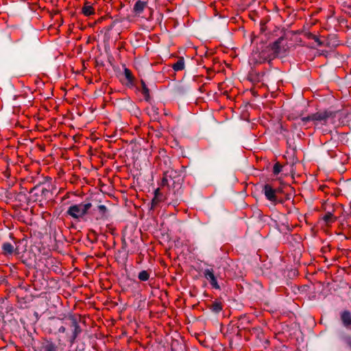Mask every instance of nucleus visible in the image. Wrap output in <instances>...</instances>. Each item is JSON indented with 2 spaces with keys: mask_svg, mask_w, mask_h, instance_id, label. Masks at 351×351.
<instances>
[{
  "mask_svg": "<svg viewBox=\"0 0 351 351\" xmlns=\"http://www.w3.org/2000/svg\"><path fill=\"white\" fill-rule=\"evenodd\" d=\"M274 60V56L271 55L268 46H262L261 48L256 47L254 49L250 56V62L253 64H258L270 62Z\"/></svg>",
  "mask_w": 351,
  "mask_h": 351,
  "instance_id": "nucleus-1",
  "label": "nucleus"
},
{
  "mask_svg": "<svg viewBox=\"0 0 351 351\" xmlns=\"http://www.w3.org/2000/svg\"><path fill=\"white\" fill-rule=\"evenodd\" d=\"M91 206L92 204L89 202L74 204L68 208L66 214L73 219H80L88 213Z\"/></svg>",
  "mask_w": 351,
  "mask_h": 351,
  "instance_id": "nucleus-2",
  "label": "nucleus"
},
{
  "mask_svg": "<svg viewBox=\"0 0 351 351\" xmlns=\"http://www.w3.org/2000/svg\"><path fill=\"white\" fill-rule=\"evenodd\" d=\"M278 192V189H274L269 184H265L263 186L262 193L265 195L266 199L274 206L277 204L283 203V199L282 198H278L277 196Z\"/></svg>",
  "mask_w": 351,
  "mask_h": 351,
  "instance_id": "nucleus-3",
  "label": "nucleus"
},
{
  "mask_svg": "<svg viewBox=\"0 0 351 351\" xmlns=\"http://www.w3.org/2000/svg\"><path fill=\"white\" fill-rule=\"evenodd\" d=\"M285 39L282 37L279 38L271 45H268L271 53L274 56V59L278 56H282L287 51V45L285 44Z\"/></svg>",
  "mask_w": 351,
  "mask_h": 351,
  "instance_id": "nucleus-4",
  "label": "nucleus"
},
{
  "mask_svg": "<svg viewBox=\"0 0 351 351\" xmlns=\"http://www.w3.org/2000/svg\"><path fill=\"white\" fill-rule=\"evenodd\" d=\"M332 115V112L324 110L319 111L312 114H310L307 117H302L301 121L306 123L308 121H313L315 123L317 121H324L326 122L327 119Z\"/></svg>",
  "mask_w": 351,
  "mask_h": 351,
  "instance_id": "nucleus-5",
  "label": "nucleus"
},
{
  "mask_svg": "<svg viewBox=\"0 0 351 351\" xmlns=\"http://www.w3.org/2000/svg\"><path fill=\"white\" fill-rule=\"evenodd\" d=\"M65 325L72 329V335L69 337L71 343H73L79 334L81 333L82 330L80 326L74 316H69L64 322Z\"/></svg>",
  "mask_w": 351,
  "mask_h": 351,
  "instance_id": "nucleus-6",
  "label": "nucleus"
},
{
  "mask_svg": "<svg viewBox=\"0 0 351 351\" xmlns=\"http://www.w3.org/2000/svg\"><path fill=\"white\" fill-rule=\"evenodd\" d=\"M1 254L9 258L14 254H19V252L18 247H14L11 243L4 242L1 245Z\"/></svg>",
  "mask_w": 351,
  "mask_h": 351,
  "instance_id": "nucleus-7",
  "label": "nucleus"
},
{
  "mask_svg": "<svg viewBox=\"0 0 351 351\" xmlns=\"http://www.w3.org/2000/svg\"><path fill=\"white\" fill-rule=\"evenodd\" d=\"M204 276L206 279L209 282L212 288L215 289H220V286L218 284L217 278L215 275L214 270L213 269H206L204 271Z\"/></svg>",
  "mask_w": 351,
  "mask_h": 351,
  "instance_id": "nucleus-8",
  "label": "nucleus"
},
{
  "mask_svg": "<svg viewBox=\"0 0 351 351\" xmlns=\"http://www.w3.org/2000/svg\"><path fill=\"white\" fill-rule=\"evenodd\" d=\"M339 316L343 326L351 330V312L348 310H343L340 313Z\"/></svg>",
  "mask_w": 351,
  "mask_h": 351,
  "instance_id": "nucleus-9",
  "label": "nucleus"
},
{
  "mask_svg": "<svg viewBox=\"0 0 351 351\" xmlns=\"http://www.w3.org/2000/svg\"><path fill=\"white\" fill-rule=\"evenodd\" d=\"M147 5V1L138 0L134 5L133 11L136 14H141Z\"/></svg>",
  "mask_w": 351,
  "mask_h": 351,
  "instance_id": "nucleus-10",
  "label": "nucleus"
},
{
  "mask_svg": "<svg viewBox=\"0 0 351 351\" xmlns=\"http://www.w3.org/2000/svg\"><path fill=\"white\" fill-rule=\"evenodd\" d=\"M163 200L164 196L162 193H160V189H156L154 191V197L152 200V208H154Z\"/></svg>",
  "mask_w": 351,
  "mask_h": 351,
  "instance_id": "nucleus-11",
  "label": "nucleus"
},
{
  "mask_svg": "<svg viewBox=\"0 0 351 351\" xmlns=\"http://www.w3.org/2000/svg\"><path fill=\"white\" fill-rule=\"evenodd\" d=\"M98 210L99 212V215L96 217V220H106L108 218V210L106 206L104 205H99L97 206Z\"/></svg>",
  "mask_w": 351,
  "mask_h": 351,
  "instance_id": "nucleus-12",
  "label": "nucleus"
},
{
  "mask_svg": "<svg viewBox=\"0 0 351 351\" xmlns=\"http://www.w3.org/2000/svg\"><path fill=\"white\" fill-rule=\"evenodd\" d=\"M82 13L86 16H89L95 14V9L88 2L86 1L82 8Z\"/></svg>",
  "mask_w": 351,
  "mask_h": 351,
  "instance_id": "nucleus-13",
  "label": "nucleus"
},
{
  "mask_svg": "<svg viewBox=\"0 0 351 351\" xmlns=\"http://www.w3.org/2000/svg\"><path fill=\"white\" fill-rule=\"evenodd\" d=\"M223 306V305L221 301L215 300L210 305V309L215 313H219L222 311Z\"/></svg>",
  "mask_w": 351,
  "mask_h": 351,
  "instance_id": "nucleus-14",
  "label": "nucleus"
},
{
  "mask_svg": "<svg viewBox=\"0 0 351 351\" xmlns=\"http://www.w3.org/2000/svg\"><path fill=\"white\" fill-rule=\"evenodd\" d=\"M172 69L175 71H180L184 69V59L182 57H180L177 62L172 64Z\"/></svg>",
  "mask_w": 351,
  "mask_h": 351,
  "instance_id": "nucleus-15",
  "label": "nucleus"
},
{
  "mask_svg": "<svg viewBox=\"0 0 351 351\" xmlns=\"http://www.w3.org/2000/svg\"><path fill=\"white\" fill-rule=\"evenodd\" d=\"M141 84L142 86V94L144 95L145 99L149 101L150 99L149 90L143 80H141Z\"/></svg>",
  "mask_w": 351,
  "mask_h": 351,
  "instance_id": "nucleus-16",
  "label": "nucleus"
},
{
  "mask_svg": "<svg viewBox=\"0 0 351 351\" xmlns=\"http://www.w3.org/2000/svg\"><path fill=\"white\" fill-rule=\"evenodd\" d=\"M123 73L125 78L128 80V84L132 85L134 83V78L132 71L129 69L125 68Z\"/></svg>",
  "mask_w": 351,
  "mask_h": 351,
  "instance_id": "nucleus-17",
  "label": "nucleus"
},
{
  "mask_svg": "<svg viewBox=\"0 0 351 351\" xmlns=\"http://www.w3.org/2000/svg\"><path fill=\"white\" fill-rule=\"evenodd\" d=\"M304 36L308 39H313V40H314L315 42H316L317 43L318 46H322V42L320 40L319 37L317 36L316 35H314L311 32H306Z\"/></svg>",
  "mask_w": 351,
  "mask_h": 351,
  "instance_id": "nucleus-18",
  "label": "nucleus"
},
{
  "mask_svg": "<svg viewBox=\"0 0 351 351\" xmlns=\"http://www.w3.org/2000/svg\"><path fill=\"white\" fill-rule=\"evenodd\" d=\"M150 276V273L147 270H143L139 272L138 275V278L141 281H147L149 280Z\"/></svg>",
  "mask_w": 351,
  "mask_h": 351,
  "instance_id": "nucleus-19",
  "label": "nucleus"
},
{
  "mask_svg": "<svg viewBox=\"0 0 351 351\" xmlns=\"http://www.w3.org/2000/svg\"><path fill=\"white\" fill-rule=\"evenodd\" d=\"M45 351H56V345L50 341H47L43 346Z\"/></svg>",
  "mask_w": 351,
  "mask_h": 351,
  "instance_id": "nucleus-20",
  "label": "nucleus"
},
{
  "mask_svg": "<svg viewBox=\"0 0 351 351\" xmlns=\"http://www.w3.org/2000/svg\"><path fill=\"white\" fill-rule=\"evenodd\" d=\"M342 341L351 350V335L349 334L344 333L341 336Z\"/></svg>",
  "mask_w": 351,
  "mask_h": 351,
  "instance_id": "nucleus-21",
  "label": "nucleus"
},
{
  "mask_svg": "<svg viewBox=\"0 0 351 351\" xmlns=\"http://www.w3.org/2000/svg\"><path fill=\"white\" fill-rule=\"evenodd\" d=\"M323 219L326 223H328L334 222L335 218L331 213H328L324 216Z\"/></svg>",
  "mask_w": 351,
  "mask_h": 351,
  "instance_id": "nucleus-22",
  "label": "nucleus"
},
{
  "mask_svg": "<svg viewBox=\"0 0 351 351\" xmlns=\"http://www.w3.org/2000/svg\"><path fill=\"white\" fill-rule=\"evenodd\" d=\"M282 165H280L279 162L275 163L273 167V173L274 175H278L282 171Z\"/></svg>",
  "mask_w": 351,
  "mask_h": 351,
  "instance_id": "nucleus-23",
  "label": "nucleus"
},
{
  "mask_svg": "<svg viewBox=\"0 0 351 351\" xmlns=\"http://www.w3.org/2000/svg\"><path fill=\"white\" fill-rule=\"evenodd\" d=\"M65 331H66V327H65V326H60V327L58 328V332H59L64 333V332H65Z\"/></svg>",
  "mask_w": 351,
  "mask_h": 351,
  "instance_id": "nucleus-24",
  "label": "nucleus"
},
{
  "mask_svg": "<svg viewBox=\"0 0 351 351\" xmlns=\"http://www.w3.org/2000/svg\"><path fill=\"white\" fill-rule=\"evenodd\" d=\"M328 188L325 185H322L319 186V189L322 191H324L325 189Z\"/></svg>",
  "mask_w": 351,
  "mask_h": 351,
  "instance_id": "nucleus-25",
  "label": "nucleus"
},
{
  "mask_svg": "<svg viewBox=\"0 0 351 351\" xmlns=\"http://www.w3.org/2000/svg\"><path fill=\"white\" fill-rule=\"evenodd\" d=\"M167 178L166 177H164L162 179V184H165L166 182H167Z\"/></svg>",
  "mask_w": 351,
  "mask_h": 351,
  "instance_id": "nucleus-26",
  "label": "nucleus"
}]
</instances>
